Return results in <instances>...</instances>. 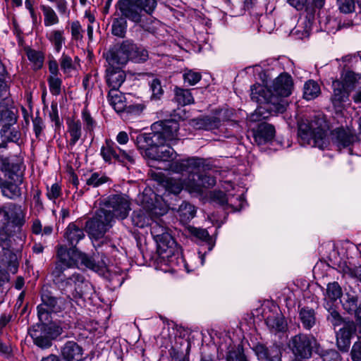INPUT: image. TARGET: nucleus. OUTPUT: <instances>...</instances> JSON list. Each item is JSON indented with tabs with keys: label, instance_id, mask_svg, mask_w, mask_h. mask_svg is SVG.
Here are the masks:
<instances>
[{
	"label": "nucleus",
	"instance_id": "nucleus-7",
	"mask_svg": "<svg viewBox=\"0 0 361 361\" xmlns=\"http://www.w3.org/2000/svg\"><path fill=\"white\" fill-rule=\"evenodd\" d=\"M41 299L42 303L37 306V315L42 322L49 321V314L59 312L64 309V300L56 297L48 286L42 287Z\"/></svg>",
	"mask_w": 361,
	"mask_h": 361
},
{
	"label": "nucleus",
	"instance_id": "nucleus-21",
	"mask_svg": "<svg viewBox=\"0 0 361 361\" xmlns=\"http://www.w3.org/2000/svg\"><path fill=\"white\" fill-rule=\"evenodd\" d=\"M106 82L111 90H117L121 87L126 79V74L121 68L109 66L106 70Z\"/></svg>",
	"mask_w": 361,
	"mask_h": 361
},
{
	"label": "nucleus",
	"instance_id": "nucleus-9",
	"mask_svg": "<svg viewBox=\"0 0 361 361\" xmlns=\"http://www.w3.org/2000/svg\"><path fill=\"white\" fill-rule=\"evenodd\" d=\"M100 155L103 160L109 164L115 161L126 165L135 164L134 152L125 150L117 146L111 140H106L104 145L101 147Z\"/></svg>",
	"mask_w": 361,
	"mask_h": 361
},
{
	"label": "nucleus",
	"instance_id": "nucleus-5",
	"mask_svg": "<svg viewBox=\"0 0 361 361\" xmlns=\"http://www.w3.org/2000/svg\"><path fill=\"white\" fill-rule=\"evenodd\" d=\"M327 130L326 121L319 116L298 121V136L303 145L324 149L328 145Z\"/></svg>",
	"mask_w": 361,
	"mask_h": 361
},
{
	"label": "nucleus",
	"instance_id": "nucleus-23",
	"mask_svg": "<svg viewBox=\"0 0 361 361\" xmlns=\"http://www.w3.org/2000/svg\"><path fill=\"white\" fill-rule=\"evenodd\" d=\"M135 144L139 149H143L148 157V151L156 145L161 144L159 135L152 130L149 133H142L137 136Z\"/></svg>",
	"mask_w": 361,
	"mask_h": 361
},
{
	"label": "nucleus",
	"instance_id": "nucleus-3",
	"mask_svg": "<svg viewBox=\"0 0 361 361\" xmlns=\"http://www.w3.org/2000/svg\"><path fill=\"white\" fill-rule=\"evenodd\" d=\"M250 97L253 102L260 105L252 113L248 119L250 122H259L268 118L271 113H283L288 103L285 99H279L274 94L271 88L260 84H255L251 87Z\"/></svg>",
	"mask_w": 361,
	"mask_h": 361
},
{
	"label": "nucleus",
	"instance_id": "nucleus-50",
	"mask_svg": "<svg viewBox=\"0 0 361 361\" xmlns=\"http://www.w3.org/2000/svg\"><path fill=\"white\" fill-rule=\"evenodd\" d=\"M184 82L189 85H196L202 78L201 73L192 70H187L183 75Z\"/></svg>",
	"mask_w": 361,
	"mask_h": 361
},
{
	"label": "nucleus",
	"instance_id": "nucleus-52",
	"mask_svg": "<svg viewBox=\"0 0 361 361\" xmlns=\"http://www.w3.org/2000/svg\"><path fill=\"white\" fill-rule=\"evenodd\" d=\"M16 205L13 203H8L0 207V224L6 225L10 221L9 212L13 211Z\"/></svg>",
	"mask_w": 361,
	"mask_h": 361
},
{
	"label": "nucleus",
	"instance_id": "nucleus-30",
	"mask_svg": "<svg viewBox=\"0 0 361 361\" xmlns=\"http://www.w3.org/2000/svg\"><path fill=\"white\" fill-rule=\"evenodd\" d=\"M299 318L304 329H311L316 324V314L314 310L302 307L299 312Z\"/></svg>",
	"mask_w": 361,
	"mask_h": 361
},
{
	"label": "nucleus",
	"instance_id": "nucleus-48",
	"mask_svg": "<svg viewBox=\"0 0 361 361\" xmlns=\"http://www.w3.org/2000/svg\"><path fill=\"white\" fill-rule=\"evenodd\" d=\"M126 20L123 18L115 19L112 23L113 35L122 37L126 32Z\"/></svg>",
	"mask_w": 361,
	"mask_h": 361
},
{
	"label": "nucleus",
	"instance_id": "nucleus-1",
	"mask_svg": "<svg viewBox=\"0 0 361 361\" xmlns=\"http://www.w3.org/2000/svg\"><path fill=\"white\" fill-rule=\"evenodd\" d=\"M210 169L211 166L205 159L190 157L169 164L171 171L188 176L184 180L166 177L162 172H153L152 177L166 191L175 195L179 194L183 188L190 193H202L203 189L212 188L216 184V178L207 173Z\"/></svg>",
	"mask_w": 361,
	"mask_h": 361
},
{
	"label": "nucleus",
	"instance_id": "nucleus-40",
	"mask_svg": "<svg viewBox=\"0 0 361 361\" xmlns=\"http://www.w3.org/2000/svg\"><path fill=\"white\" fill-rule=\"evenodd\" d=\"M325 308L329 312V315L327 316V320L334 326H344V323L348 322V320H345L342 318L340 314L333 308V304L327 302L324 305Z\"/></svg>",
	"mask_w": 361,
	"mask_h": 361
},
{
	"label": "nucleus",
	"instance_id": "nucleus-26",
	"mask_svg": "<svg viewBox=\"0 0 361 361\" xmlns=\"http://www.w3.org/2000/svg\"><path fill=\"white\" fill-rule=\"evenodd\" d=\"M4 180V183L0 187L2 195L10 200H16L21 196V189L19 185L23 183V178L20 182H17L15 179Z\"/></svg>",
	"mask_w": 361,
	"mask_h": 361
},
{
	"label": "nucleus",
	"instance_id": "nucleus-45",
	"mask_svg": "<svg viewBox=\"0 0 361 361\" xmlns=\"http://www.w3.org/2000/svg\"><path fill=\"white\" fill-rule=\"evenodd\" d=\"M148 59V51L143 47H139L133 44V49L130 51V60L137 63L144 62Z\"/></svg>",
	"mask_w": 361,
	"mask_h": 361
},
{
	"label": "nucleus",
	"instance_id": "nucleus-55",
	"mask_svg": "<svg viewBox=\"0 0 361 361\" xmlns=\"http://www.w3.org/2000/svg\"><path fill=\"white\" fill-rule=\"evenodd\" d=\"M337 4L340 11L345 13H349L355 9L354 0H337Z\"/></svg>",
	"mask_w": 361,
	"mask_h": 361
},
{
	"label": "nucleus",
	"instance_id": "nucleus-62",
	"mask_svg": "<svg viewBox=\"0 0 361 361\" xmlns=\"http://www.w3.org/2000/svg\"><path fill=\"white\" fill-rule=\"evenodd\" d=\"M82 116L85 130L87 131H92L95 126V122L94 121L90 114L87 111H83Z\"/></svg>",
	"mask_w": 361,
	"mask_h": 361
},
{
	"label": "nucleus",
	"instance_id": "nucleus-37",
	"mask_svg": "<svg viewBox=\"0 0 361 361\" xmlns=\"http://www.w3.org/2000/svg\"><path fill=\"white\" fill-rule=\"evenodd\" d=\"M68 131L71 136L69 145L73 147L81 137L82 130L80 122L74 120L69 121L68 122Z\"/></svg>",
	"mask_w": 361,
	"mask_h": 361
},
{
	"label": "nucleus",
	"instance_id": "nucleus-15",
	"mask_svg": "<svg viewBox=\"0 0 361 361\" xmlns=\"http://www.w3.org/2000/svg\"><path fill=\"white\" fill-rule=\"evenodd\" d=\"M357 327L355 323L352 320H348L344 323L336 332V345L338 349L343 352H347L350 345L352 336L355 334Z\"/></svg>",
	"mask_w": 361,
	"mask_h": 361
},
{
	"label": "nucleus",
	"instance_id": "nucleus-58",
	"mask_svg": "<svg viewBox=\"0 0 361 361\" xmlns=\"http://www.w3.org/2000/svg\"><path fill=\"white\" fill-rule=\"evenodd\" d=\"M357 299L354 296L347 295L346 298L342 301L343 308L348 312L355 311L357 307Z\"/></svg>",
	"mask_w": 361,
	"mask_h": 361
},
{
	"label": "nucleus",
	"instance_id": "nucleus-41",
	"mask_svg": "<svg viewBox=\"0 0 361 361\" xmlns=\"http://www.w3.org/2000/svg\"><path fill=\"white\" fill-rule=\"evenodd\" d=\"M40 8L43 12L44 18V24L45 27H49L59 23V17L51 7L46 5H41Z\"/></svg>",
	"mask_w": 361,
	"mask_h": 361
},
{
	"label": "nucleus",
	"instance_id": "nucleus-35",
	"mask_svg": "<svg viewBox=\"0 0 361 361\" xmlns=\"http://www.w3.org/2000/svg\"><path fill=\"white\" fill-rule=\"evenodd\" d=\"M221 125V121L216 116H205L197 119L196 126L200 129L212 130L219 128Z\"/></svg>",
	"mask_w": 361,
	"mask_h": 361
},
{
	"label": "nucleus",
	"instance_id": "nucleus-64",
	"mask_svg": "<svg viewBox=\"0 0 361 361\" xmlns=\"http://www.w3.org/2000/svg\"><path fill=\"white\" fill-rule=\"evenodd\" d=\"M350 355L353 361H360L361 360V343L358 341L353 344Z\"/></svg>",
	"mask_w": 361,
	"mask_h": 361
},
{
	"label": "nucleus",
	"instance_id": "nucleus-16",
	"mask_svg": "<svg viewBox=\"0 0 361 361\" xmlns=\"http://www.w3.org/2000/svg\"><path fill=\"white\" fill-rule=\"evenodd\" d=\"M293 88V82L291 76L287 73H283L274 80L271 89L279 99H284L283 97L291 94Z\"/></svg>",
	"mask_w": 361,
	"mask_h": 361
},
{
	"label": "nucleus",
	"instance_id": "nucleus-51",
	"mask_svg": "<svg viewBox=\"0 0 361 361\" xmlns=\"http://www.w3.org/2000/svg\"><path fill=\"white\" fill-rule=\"evenodd\" d=\"M48 83L52 94L57 96L61 94L62 80L58 76H49Z\"/></svg>",
	"mask_w": 361,
	"mask_h": 361
},
{
	"label": "nucleus",
	"instance_id": "nucleus-18",
	"mask_svg": "<svg viewBox=\"0 0 361 361\" xmlns=\"http://www.w3.org/2000/svg\"><path fill=\"white\" fill-rule=\"evenodd\" d=\"M176 152L169 142L156 145L148 151V158L154 161H169L173 159Z\"/></svg>",
	"mask_w": 361,
	"mask_h": 361
},
{
	"label": "nucleus",
	"instance_id": "nucleus-60",
	"mask_svg": "<svg viewBox=\"0 0 361 361\" xmlns=\"http://www.w3.org/2000/svg\"><path fill=\"white\" fill-rule=\"evenodd\" d=\"M60 65L64 73H69L73 67L71 58L65 54H63L61 56Z\"/></svg>",
	"mask_w": 361,
	"mask_h": 361
},
{
	"label": "nucleus",
	"instance_id": "nucleus-56",
	"mask_svg": "<svg viewBox=\"0 0 361 361\" xmlns=\"http://www.w3.org/2000/svg\"><path fill=\"white\" fill-rule=\"evenodd\" d=\"M11 245L10 233L5 228H0V246L3 250H5L6 248H10Z\"/></svg>",
	"mask_w": 361,
	"mask_h": 361
},
{
	"label": "nucleus",
	"instance_id": "nucleus-57",
	"mask_svg": "<svg viewBox=\"0 0 361 361\" xmlns=\"http://www.w3.org/2000/svg\"><path fill=\"white\" fill-rule=\"evenodd\" d=\"M49 117L51 121L54 123L55 130L59 129L61 126V122L59 118L58 106L56 103L51 104V111L49 112Z\"/></svg>",
	"mask_w": 361,
	"mask_h": 361
},
{
	"label": "nucleus",
	"instance_id": "nucleus-2",
	"mask_svg": "<svg viewBox=\"0 0 361 361\" xmlns=\"http://www.w3.org/2000/svg\"><path fill=\"white\" fill-rule=\"evenodd\" d=\"M130 211V203L123 195H110L104 207L99 209L94 217L87 221L85 228L96 238L102 237L113 226L115 219H126Z\"/></svg>",
	"mask_w": 361,
	"mask_h": 361
},
{
	"label": "nucleus",
	"instance_id": "nucleus-19",
	"mask_svg": "<svg viewBox=\"0 0 361 361\" xmlns=\"http://www.w3.org/2000/svg\"><path fill=\"white\" fill-rule=\"evenodd\" d=\"M118 7L121 16L123 17V18H127L134 23L141 21L142 16L136 2L133 4L128 0L120 1L118 4Z\"/></svg>",
	"mask_w": 361,
	"mask_h": 361
},
{
	"label": "nucleus",
	"instance_id": "nucleus-43",
	"mask_svg": "<svg viewBox=\"0 0 361 361\" xmlns=\"http://www.w3.org/2000/svg\"><path fill=\"white\" fill-rule=\"evenodd\" d=\"M342 295V290L337 282L330 283L327 286L325 300L327 302H334L340 299Z\"/></svg>",
	"mask_w": 361,
	"mask_h": 361
},
{
	"label": "nucleus",
	"instance_id": "nucleus-17",
	"mask_svg": "<svg viewBox=\"0 0 361 361\" xmlns=\"http://www.w3.org/2000/svg\"><path fill=\"white\" fill-rule=\"evenodd\" d=\"M253 350L260 361H281V350L276 345L267 346L258 343L253 348Z\"/></svg>",
	"mask_w": 361,
	"mask_h": 361
},
{
	"label": "nucleus",
	"instance_id": "nucleus-24",
	"mask_svg": "<svg viewBox=\"0 0 361 361\" xmlns=\"http://www.w3.org/2000/svg\"><path fill=\"white\" fill-rule=\"evenodd\" d=\"M0 161L1 163V171L8 179H15L17 182H20L22 174L20 173V166L17 163H11L9 158L1 155Z\"/></svg>",
	"mask_w": 361,
	"mask_h": 361
},
{
	"label": "nucleus",
	"instance_id": "nucleus-20",
	"mask_svg": "<svg viewBox=\"0 0 361 361\" xmlns=\"http://www.w3.org/2000/svg\"><path fill=\"white\" fill-rule=\"evenodd\" d=\"M61 352L66 361H81L83 359V350L75 341H67L61 348Z\"/></svg>",
	"mask_w": 361,
	"mask_h": 361
},
{
	"label": "nucleus",
	"instance_id": "nucleus-32",
	"mask_svg": "<svg viewBox=\"0 0 361 361\" xmlns=\"http://www.w3.org/2000/svg\"><path fill=\"white\" fill-rule=\"evenodd\" d=\"M13 125H8V123L4 125L0 130V135L2 140L1 142H17L20 138V133L15 128H12Z\"/></svg>",
	"mask_w": 361,
	"mask_h": 361
},
{
	"label": "nucleus",
	"instance_id": "nucleus-22",
	"mask_svg": "<svg viewBox=\"0 0 361 361\" xmlns=\"http://www.w3.org/2000/svg\"><path fill=\"white\" fill-rule=\"evenodd\" d=\"M274 135V127L267 123H260L253 133L254 140L259 145L270 142Z\"/></svg>",
	"mask_w": 361,
	"mask_h": 361
},
{
	"label": "nucleus",
	"instance_id": "nucleus-49",
	"mask_svg": "<svg viewBox=\"0 0 361 361\" xmlns=\"http://www.w3.org/2000/svg\"><path fill=\"white\" fill-rule=\"evenodd\" d=\"M108 178L99 173H93L90 177L86 180V184L92 187H99V185L107 182Z\"/></svg>",
	"mask_w": 361,
	"mask_h": 361
},
{
	"label": "nucleus",
	"instance_id": "nucleus-54",
	"mask_svg": "<svg viewBox=\"0 0 361 361\" xmlns=\"http://www.w3.org/2000/svg\"><path fill=\"white\" fill-rule=\"evenodd\" d=\"M317 354L323 358L324 361H341V355L335 350H324L322 348L321 353Z\"/></svg>",
	"mask_w": 361,
	"mask_h": 361
},
{
	"label": "nucleus",
	"instance_id": "nucleus-61",
	"mask_svg": "<svg viewBox=\"0 0 361 361\" xmlns=\"http://www.w3.org/2000/svg\"><path fill=\"white\" fill-rule=\"evenodd\" d=\"M71 35L73 39L80 40L82 38V27L79 21H73L71 23Z\"/></svg>",
	"mask_w": 361,
	"mask_h": 361
},
{
	"label": "nucleus",
	"instance_id": "nucleus-59",
	"mask_svg": "<svg viewBox=\"0 0 361 361\" xmlns=\"http://www.w3.org/2000/svg\"><path fill=\"white\" fill-rule=\"evenodd\" d=\"M61 194V187L57 183L53 184L50 188H47V196L51 200L58 198Z\"/></svg>",
	"mask_w": 361,
	"mask_h": 361
},
{
	"label": "nucleus",
	"instance_id": "nucleus-4",
	"mask_svg": "<svg viewBox=\"0 0 361 361\" xmlns=\"http://www.w3.org/2000/svg\"><path fill=\"white\" fill-rule=\"evenodd\" d=\"M60 269H54L52 275L54 283L62 294L70 300L90 298L94 293L93 286L82 274L74 272L67 275Z\"/></svg>",
	"mask_w": 361,
	"mask_h": 361
},
{
	"label": "nucleus",
	"instance_id": "nucleus-36",
	"mask_svg": "<svg viewBox=\"0 0 361 361\" xmlns=\"http://www.w3.org/2000/svg\"><path fill=\"white\" fill-rule=\"evenodd\" d=\"M178 213L180 217V221L183 224H186L195 217L196 214V209L195 206L192 204L183 202L179 206Z\"/></svg>",
	"mask_w": 361,
	"mask_h": 361
},
{
	"label": "nucleus",
	"instance_id": "nucleus-11",
	"mask_svg": "<svg viewBox=\"0 0 361 361\" xmlns=\"http://www.w3.org/2000/svg\"><path fill=\"white\" fill-rule=\"evenodd\" d=\"M133 49V43L128 40L121 44L114 45L106 54L109 66L126 64L130 60Z\"/></svg>",
	"mask_w": 361,
	"mask_h": 361
},
{
	"label": "nucleus",
	"instance_id": "nucleus-38",
	"mask_svg": "<svg viewBox=\"0 0 361 361\" xmlns=\"http://www.w3.org/2000/svg\"><path fill=\"white\" fill-rule=\"evenodd\" d=\"M321 92L318 83L312 80L306 82L303 87V97L306 100H312L317 97Z\"/></svg>",
	"mask_w": 361,
	"mask_h": 361
},
{
	"label": "nucleus",
	"instance_id": "nucleus-25",
	"mask_svg": "<svg viewBox=\"0 0 361 361\" xmlns=\"http://www.w3.org/2000/svg\"><path fill=\"white\" fill-rule=\"evenodd\" d=\"M332 88L331 102L335 107H341L344 102L348 101L350 92L339 80L333 81Z\"/></svg>",
	"mask_w": 361,
	"mask_h": 361
},
{
	"label": "nucleus",
	"instance_id": "nucleus-6",
	"mask_svg": "<svg viewBox=\"0 0 361 361\" xmlns=\"http://www.w3.org/2000/svg\"><path fill=\"white\" fill-rule=\"evenodd\" d=\"M151 233L157 242L160 255H163L164 257H170L179 254L180 247L166 227L158 222H154L151 225Z\"/></svg>",
	"mask_w": 361,
	"mask_h": 361
},
{
	"label": "nucleus",
	"instance_id": "nucleus-47",
	"mask_svg": "<svg viewBox=\"0 0 361 361\" xmlns=\"http://www.w3.org/2000/svg\"><path fill=\"white\" fill-rule=\"evenodd\" d=\"M135 2L139 10L148 15H152L157 6V0H136Z\"/></svg>",
	"mask_w": 361,
	"mask_h": 361
},
{
	"label": "nucleus",
	"instance_id": "nucleus-44",
	"mask_svg": "<svg viewBox=\"0 0 361 361\" xmlns=\"http://www.w3.org/2000/svg\"><path fill=\"white\" fill-rule=\"evenodd\" d=\"M267 326L276 331H282L286 328L283 317L281 315H271L266 319Z\"/></svg>",
	"mask_w": 361,
	"mask_h": 361
},
{
	"label": "nucleus",
	"instance_id": "nucleus-14",
	"mask_svg": "<svg viewBox=\"0 0 361 361\" xmlns=\"http://www.w3.org/2000/svg\"><path fill=\"white\" fill-rule=\"evenodd\" d=\"M331 140L339 148L348 147L358 140L355 130L338 128L331 132Z\"/></svg>",
	"mask_w": 361,
	"mask_h": 361
},
{
	"label": "nucleus",
	"instance_id": "nucleus-29",
	"mask_svg": "<svg viewBox=\"0 0 361 361\" xmlns=\"http://www.w3.org/2000/svg\"><path fill=\"white\" fill-rule=\"evenodd\" d=\"M1 262L13 274L17 271L18 267V257L9 248L3 250V253L1 255Z\"/></svg>",
	"mask_w": 361,
	"mask_h": 361
},
{
	"label": "nucleus",
	"instance_id": "nucleus-34",
	"mask_svg": "<svg viewBox=\"0 0 361 361\" xmlns=\"http://www.w3.org/2000/svg\"><path fill=\"white\" fill-rule=\"evenodd\" d=\"M17 121V116L13 109L4 102H0V122L4 125H14Z\"/></svg>",
	"mask_w": 361,
	"mask_h": 361
},
{
	"label": "nucleus",
	"instance_id": "nucleus-63",
	"mask_svg": "<svg viewBox=\"0 0 361 361\" xmlns=\"http://www.w3.org/2000/svg\"><path fill=\"white\" fill-rule=\"evenodd\" d=\"M345 273L350 277L357 279L361 283V265L357 267H347Z\"/></svg>",
	"mask_w": 361,
	"mask_h": 361
},
{
	"label": "nucleus",
	"instance_id": "nucleus-39",
	"mask_svg": "<svg viewBox=\"0 0 361 361\" xmlns=\"http://www.w3.org/2000/svg\"><path fill=\"white\" fill-rule=\"evenodd\" d=\"M175 100L182 106L189 105L194 102L190 90L176 87L174 89Z\"/></svg>",
	"mask_w": 361,
	"mask_h": 361
},
{
	"label": "nucleus",
	"instance_id": "nucleus-27",
	"mask_svg": "<svg viewBox=\"0 0 361 361\" xmlns=\"http://www.w3.org/2000/svg\"><path fill=\"white\" fill-rule=\"evenodd\" d=\"M64 237L68 244L73 247L85 237L83 230L75 223H71L67 226Z\"/></svg>",
	"mask_w": 361,
	"mask_h": 361
},
{
	"label": "nucleus",
	"instance_id": "nucleus-46",
	"mask_svg": "<svg viewBox=\"0 0 361 361\" xmlns=\"http://www.w3.org/2000/svg\"><path fill=\"white\" fill-rule=\"evenodd\" d=\"M79 261H80L81 263L87 268L96 272L99 271L103 266V263L96 262L92 257H90L81 252Z\"/></svg>",
	"mask_w": 361,
	"mask_h": 361
},
{
	"label": "nucleus",
	"instance_id": "nucleus-28",
	"mask_svg": "<svg viewBox=\"0 0 361 361\" xmlns=\"http://www.w3.org/2000/svg\"><path fill=\"white\" fill-rule=\"evenodd\" d=\"M108 101L117 113H123L126 109V100L124 94L117 90H110Z\"/></svg>",
	"mask_w": 361,
	"mask_h": 361
},
{
	"label": "nucleus",
	"instance_id": "nucleus-33",
	"mask_svg": "<svg viewBox=\"0 0 361 361\" xmlns=\"http://www.w3.org/2000/svg\"><path fill=\"white\" fill-rule=\"evenodd\" d=\"M64 32L62 30H52L47 32L46 36L53 45L56 52H60L63 45L65 44L66 38L63 37Z\"/></svg>",
	"mask_w": 361,
	"mask_h": 361
},
{
	"label": "nucleus",
	"instance_id": "nucleus-53",
	"mask_svg": "<svg viewBox=\"0 0 361 361\" xmlns=\"http://www.w3.org/2000/svg\"><path fill=\"white\" fill-rule=\"evenodd\" d=\"M149 87L152 91L151 98L153 99H159L164 94V90L161 87L160 80L158 79H153L149 83Z\"/></svg>",
	"mask_w": 361,
	"mask_h": 361
},
{
	"label": "nucleus",
	"instance_id": "nucleus-8",
	"mask_svg": "<svg viewBox=\"0 0 361 361\" xmlns=\"http://www.w3.org/2000/svg\"><path fill=\"white\" fill-rule=\"evenodd\" d=\"M289 348L298 357L307 359L311 357L312 351L321 353L322 347L312 335L300 334L292 337L289 341Z\"/></svg>",
	"mask_w": 361,
	"mask_h": 361
},
{
	"label": "nucleus",
	"instance_id": "nucleus-42",
	"mask_svg": "<svg viewBox=\"0 0 361 361\" xmlns=\"http://www.w3.org/2000/svg\"><path fill=\"white\" fill-rule=\"evenodd\" d=\"M187 230L188 233L192 236L199 240L207 242L209 245V250H212L214 245L212 244V238L206 229L189 226L187 227Z\"/></svg>",
	"mask_w": 361,
	"mask_h": 361
},
{
	"label": "nucleus",
	"instance_id": "nucleus-12",
	"mask_svg": "<svg viewBox=\"0 0 361 361\" xmlns=\"http://www.w3.org/2000/svg\"><path fill=\"white\" fill-rule=\"evenodd\" d=\"M80 252L75 247L67 249L63 245H59L57 248L58 261L54 269L59 267L62 273H65L68 268L76 267L79 262Z\"/></svg>",
	"mask_w": 361,
	"mask_h": 361
},
{
	"label": "nucleus",
	"instance_id": "nucleus-13",
	"mask_svg": "<svg viewBox=\"0 0 361 361\" xmlns=\"http://www.w3.org/2000/svg\"><path fill=\"white\" fill-rule=\"evenodd\" d=\"M33 343L42 349H47L52 345V340L57 336L51 327L44 324H39L34 327L29 332Z\"/></svg>",
	"mask_w": 361,
	"mask_h": 361
},
{
	"label": "nucleus",
	"instance_id": "nucleus-31",
	"mask_svg": "<svg viewBox=\"0 0 361 361\" xmlns=\"http://www.w3.org/2000/svg\"><path fill=\"white\" fill-rule=\"evenodd\" d=\"M341 79L342 80H341V82L344 84V87L349 92L361 87L360 86V83H361V75L353 71H346L342 75Z\"/></svg>",
	"mask_w": 361,
	"mask_h": 361
},
{
	"label": "nucleus",
	"instance_id": "nucleus-10",
	"mask_svg": "<svg viewBox=\"0 0 361 361\" xmlns=\"http://www.w3.org/2000/svg\"><path fill=\"white\" fill-rule=\"evenodd\" d=\"M152 130L159 137L161 144L178 140L179 123L175 119L159 121L152 125Z\"/></svg>",
	"mask_w": 361,
	"mask_h": 361
}]
</instances>
